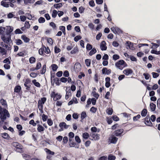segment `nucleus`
Masks as SVG:
<instances>
[{
	"label": "nucleus",
	"mask_w": 160,
	"mask_h": 160,
	"mask_svg": "<svg viewBox=\"0 0 160 160\" xmlns=\"http://www.w3.org/2000/svg\"><path fill=\"white\" fill-rule=\"evenodd\" d=\"M10 114L6 109L2 108L0 107V118L2 122H4L7 117H9Z\"/></svg>",
	"instance_id": "f257e3e1"
},
{
	"label": "nucleus",
	"mask_w": 160,
	"mask_h": 160,
	"mask_svg": "<svg viewBox=\"0 0 160 160\" xmlns=\"http://www.w3.org/2000/svg\"><path fill=\"white\" fill-rule=\"evenodd\" d=\"M115 66L118 69L122 70L127 67V64L124 60H120L115 63Z\"/></svg>",
	"instance_id": "f03ea898"
},
{
	"label": "nucleus",
	"mask_w": 160,
	"mask_h": 160,
	"mask_svg": "<svg viewBox=\"0 0 160 160\" xmlns=\"http://www.w3.org/2000/svg\"><path fill=\"white\" fill-rule=\"evenodd\" d=\"M12 146L16 148V150L19 152H22V147L19 143L17 142H14L12 144Z\"/></svg>",
	"instance_id": "7ed1b4c3"
},
{
	"label": "nucleus",
	"mask_w": 160,
	"mask_h": 160,
	"mask_svg": "<svg viewBox=\"0 0 160 160\" xmlns=\"http://www.w3.org/2000/svg\"><path fill=\"white\" fill-rule=\"evenodd\" d=\"M2 40L6 43H9L11 41V36L10 35H7V36L2 35L1 37Z\"/></svg>",
	"instance_id": "20e7f679"
},
{
	"label": "nucleus",
	"mask_w": 160,
	"mask_h": 160,
	"mask_svg": "<svg viewBox=\"0 0 160 160\" xmlns=\"http://www.w3.org/2000/svg\"><path fill=\"white\" fill-rule=\"evenodd\" d=\"M51 97L53 98L54 101H57L61 97V95L57 93H56L54 92H52L51 95Z\"/></svg>",
	"instance_id": "39448f33"
},
{
	"label": "nucleus",
	"mask_w": 160,
	"mask_h": 160,
	"mask_svg": "<svg viewBox=\"0 0 160 160\" xmlns=\"http://www.w3.org/2000/svg\"><path fill=\"white\" fill-rule=\"evenodd\" d=\"M81 67L80 63H77L74 65V69L75 72H78L80 71Z\"/></svg>",
	"instance_id": "423d86ee"
},
{
	"label": "nucleus",
	"mask_w": 160,
	"mask_h": 160,
	"mask_svg": "<svg viewBox=\"0 0 160 160\" xmlns=\"http://www.w3.org/2000/svg\"><path fill=\"white\" fill-rule=\"evenodd\" d=\"M106 42L104 41H102L100 43V48L102 51L106 50L107 49Z\"/></svg>",
	"instance_id": "0eeeda50"
},
{
	"label": "nucleus",
	"mask_w": 160,
	"mask_h": 160,
	"mask_svg": "<svg viewBox=\"0 0 160 160\" xmlns=\"http://www.w3.org/2000/svg\"><path fill=\"white\" fill-rule=\"evenodd\" d=\"M126 46L127 49L129 48L132 50L134 49V48L133 47V43H132L130 42H127L126 43Z\"/></svg>",
	"instance_id": "6e6552de"
},
{
	"label": "nucleus",
	"mask_w": 160,
	"mask_h": 160,
	"mask_svg": "<svg viewBox=\"0 0 160 160\" xmlns=\"http://www.w3.org/2000/svg\"><path fill=\"white\" fill-rule=\"evenodd\" d=\"M51 82L52 84L53 85H54L55 83L57 85H59L60 84L59 80L58 78H56L53 79H52Z\"/></svg>",
	"instance_id": "1a4fd4ad"
},
{
	"label": "nucleus",
	"mask_w": 160,
	"mask_h": 160,
	"mask_svg": "<svg viewBox=\"0 0 160 160\" xmlns=\"http://www.w3.org/2000/svg\"><path fill=\"white\" fill-rule=\"evenodd\" d=\"M109 140L110 141L111 143H115L117 141L118 138L113 135H112L109 137Z\"/></svg>",
	"instance_id": "9d476101"
},
{
	"label": "nucleus",
	"mask_w": 160,
	"mask_h": 160,
	"mask_svg": "<svg viewBox=\"0 0 160 160\" xmlns=\"http://www.w3.org/2000/svg\"><path fill=\"white\" fill-rule=\"evenodd\" d=\"M132 70L130 68H127L124 70L123 71V73L127 76L132 74Z\"/></svg>",
	"instance_id": "9b49d317"
},
{
	"label": "nucleus",
	"mask_w": 160,
	"mask_h": 160,
	"mask_svg": "<svg viewBox=\"0 0 160 160\" xmlns=\"http://www.w3.org/2000/svg\"><path fill=\"white\" fill-rule=\"evenodd\" d=\"M145 124L147 126H151L152 125V123L150 120L149 117L147 116L145 118Z\"/></svg>",
	"instance_id": "f8f14e48"
},
{
	"label": "nucleus",
	"mask_w": 160,
	"mask_h": 160,
	"mask_svg": "<svg viewBox=\"0 0 160 160\" xmlns=\"http://www.w3.org/2000/svg\"><path fill=\"white\" fill-rule=\"evenodd\" d=\"M102 72L103 74H109L111 72L110 69H108L106 68H104L102 70Z\"/></svg>",
	"instance_id": "ddd939ff"
},
{
	"label": "nucleus",
	"mask_w": 160,
	"mask_h": 160,
	"mask_svg": "<svg viewBox=\"0 0 160 160\" xmlns=\"http://www.w3.org/2000/svg\"><path fill=\"white\" fill-rule=\"evenodd\" d=\"M111 30L114 33L120 32L121 31L119 28L117 27H112L111 28Z\"/></svg>",
	"instance_id": "4468645a"
},
{
	"label": "nucleus",
	"mask_w": 160,
	"mask_h": 160,
	"mask_svg": "<svg viewBox=\"0 0 160 160\" xmlns=\"http://www.w3.org/2000/svg\"><path fill=\"white\" fill-rule=\"evenodd\" d=\"M13 27L10 26H8L6 27V32L8 34H9L13 31Z\"/></svg>",
	"instance_id": "2eb2a0df"
},
{
	"label": "nucleus",
	"mask_w": 160,
	"mask_h": 160,
	"mask_svg": "<svg viewBox=\"0 0 160 160\" xmlns=\"http://www.w3.org/2000/svg\"><path fill=\"white\" fill-rule=\"evenodd\" d=\"M110 78L109 77H107L105 79V86L107 88H109L110 86Z\"/></svg>",
	"instance_id": "dca6fc26"
},
{
	"label": "nucleus",
	"mask_w": 160,
	"mask_h": 160,
	"mask_svg": "<svg viewBox=\"0 0 160 160\" xmlns=\"http://www.w3.org/2000/svg\"><path fill=\"white\" fill-rule=\"evenodd\" d=\"M59 126L60 127L64 128L66 129L69 127V125H67L65 122H63L60 123Z\"/></svg>",
	"instance_id": "f3484780"
},
{
	"label": "nucleus",
	"mask_w": 160,
	"mask_h": 160,
	"mask_svg": "<svg viewBox=\"0 0 160 160\" xmlns=\"http://www.w3.org/2000/svg\"><path fill=\"white\" fill-rule=\"evenodd\" d=\"M123 131V130L122 129H120L115 131V135L117 136H119L122 133Z\"/></svg>",
	"instance_id": "a211bd4d"
},
{
	"label": "nucleus",
	"mask_w": 160,
	"mask_h": 160,
	"mask_svg": "<svg viewBox=\"0 0 160 160\" xmlns=\"http://www.w3.org/2000/svg\"><path fill=\"white\" fill-rule=\"evenodd\" d=\"M21 39L26 43L30 41V39L25 35H22L21 36Z\"/></svg>",
	"instance_id": "6ab92c4d"
},
{
	"label": "nucleus",
	"mask_w": 160,
	"mask_h": 160,
	"mask_svg": "<svg viewBox=\"0 0 160 160\" xmlns=\"http://www.w3.org/2000/svg\"><path fill=\"white\" fill-rule=\"evenodd\" d=\"M37 126V130L38 132H40L44 131V128L42 125L39 124H38Z\"/></svg>",
	"instance_id": "aec40b11"
},
{
	"label": "nucleus",
	"mask_w": 160,
	"mask_h": 160,
	"mask_svg": "<svg viewBox=\"0 0 160 160\" xmlns=\"http://www.w3.org/2000/svg\"><path fill=\"white\" fill-rule=\"evenodd\" d=\"M7 51L4 48L0 47V53L2 55H5L6 54Z\"/></svg>",
	"instance_id": "412c9836"
},
{
	"label": "nucleus",
	"mask_w": 160,
	"mask_h": 160,
	"mask_svg": "<svg viewBox=\"0 0 160 160\" xmlns=\"http://www.w3.org/2000/svg\"><path fill=\"white\" fill-rule=\"evenodd\" d=\"M1 5L4 7L8 8L9 6V2L2 1L1 2Z\"/></svg>",
	"instance_id": "4be33fe9"
},
{
	"label": "nucleus",
	"mask_w": 160,
	"mask_h": 160,
	"mask_svg": "<svg viewBox=\"0 0 160 160\" xmlns=\"http://www.w3.org/2000/svg\"><path fill=\"white\" fill-rule=\"evenodd\" d=\"M45 151L46 152L48 155H53L55 153L53 151H51L50 150L48 149L47 148H45Z\"/></svg>",
	"instance_id": "5701e85b"
},
{
	"label": "nucleus",
	"mask_w": 160,
	"mask_h": 160,
	"mask_svg": "<svg viewBox=\"0 0 160 160\" xmlns=\"http://www.w3.org/2000/svg\"><path fill=\"white\" fill-rule=\"evenodd\" d=\"M21 89V87L20 86L18 85L16 86L14 89V91L16 92H19Z\"/></svg>",
	"instance_id": "b1692460"
},
{
	"label": "nucleus",
	"mask_w": 160,
	"mask_h": 160,
	"mask_svg": "<svg viewBox=\"0 0 160 160\" xmlns=\"http://www.w3.org/2000/svg\"><path fill=\"white\" fill-rule=\"evenodd\" d=\"M86 113L85 111L82 112L81 114V118L82 120H83L84 118L87 117Z\"/></svg>",
	"instance_id": "393cba45"
},
{
	"label": "nucleus",
	"mask_w": 160,
	"mask_h": 160,
	"mask_svg": "<svg viewBox=\"0 0 160 160\" xmlns=\"http://www.w3.org/2000/svg\"><path fill=\"white\" fill-rule=\"evenodd\" d=\"M41 101H38V107L39 110H40L41 111V112L42 111V109H43V104L42 103H41Z\"/></svg>",
	"instance_id": "a878e982"
},
{
	"label": "nucleus",
	"mask_w": 160,
	"mask_h": 160,
	"mask_svg": "<svg viewBox=\"0 0 160 160\" xmlns=\"http://www.w3.org/2000/svg\"><path fill=\"white\" fill-rule=\"evenodd\" d=\"M32 82L36 87H40V84L38 82H37V80L34 79L32 81Z\"/></svg>",
	"instance_id": "bb28decb"
},
{
	"label": "nucleus",
	"mask_w": 160,
	"mask_h": 160,
	"mask_svg": "<svg viewBox=\"0 0 160 160\" xmlns=\"http://www.w3.org/2000/svg\"><path fill=\"white\" fill-rule=\"evenodd\" d=\"M22 155L23 158L25 159V160L29 159L31 157L30 156L25 153L22 154Z\"/></svg>",
	"instance_id": "cd10ccee"
},
{
	"label": "nucleus",
	"mask_w": 160,
	"mask_h": 160,
	"mask_svg": "<svg viewBox=\"0 0 160 160\" xmlns=\"http://www.w3.org/2000/svg\"><path fill=\"white\" fill-rule=\"evenodd\" d=\"M150 106L151 111H154L156 108V105L154 103H152L150 104Z\"/></svg>",
	"instance_id": "c85d7f7f"
},
{
	"label": "nucleus",
	"mask_w": 160,
	"mask_h": 160,
	"mask_svg": "<svg viewBox=\"0 0 160 160\" xmlns=\"http://www.w3.org/2000/svg\"><path fill=\"white\" fill-rule=\"evenodd\" d=\"M92 137L94 140H97L99 139V135L97 134L96 135L93 134L92 136Z\"/></svg>",
	"instance_id": "c756f323"
},
{
	"label": "nucleus",
	"mask_w": 160,
	"mask_h": 160,
	"mask_svg": "<svg viewBox=\"0 0 160 160\" xmlns=\"http://www.w3.org/2000/svg\"><path fill=\"white\" fill-rule=\"evenodd\" d=\"M71 92L70 90L66 91V94L65 97V98L66 99H67L69 97L71 96Z\"/></svg>",
	"instance_id": "7c9ffc66"
},
{
	"label": "nucleus",
	"mask_w": 160,
	"mask_h": 160,
	"mask_svg": "<svg viewBox=\"0 0 160 160\" xmlns=\"http://www.w3.org/2000/svg\"><path fill=\"white\" fill-rule=\"evenodd\" d=\"M15 43L18 45H19L23 43L22 41L20 39L15 40Z\"/></svg>",
	"instance_id": "2f4dec72"
},
{
	"label": "nucleus",
	"mask_w": 160,
	"mask_h": 160,
	"mask_svg": "<svg viewBox=\"0 0 160 160\" xmlns=\"http://www.w3.org/2000/svg\"><path fill=\"white\" fill-rule=\"evenodd\" d=\"M68 136L69 137V141H71V138H73L74 136V133L72 132H70L68 134Z\"/></svg>",
	"instance_id": "473e14b6"
},
{
	"label": "nucleus",
	"mask_w": 160,
	"mask_h": 160,
	"mask_svg": "<svg viewBox=\"0 0 160 160\" xmlns=\"http://www.w3.org/2000/svg\"><path fill=\"white\" fill-rule=\"evenodd\" d=\"M97 52L96 49L93 48L89 52V54L90 56H92L93 54H95Z\"/></svg>",
	"instance_id": "72a5a7b5"
},
{
	"label": "nucleus",
	"mask_w": 160,
	"mask_h": 160,
	"mask_svg": "<svg viewBox=\"0 0 160 160\" xmlns=\"http://www.w3.org/2000/svg\"><path fill=\"white\" fill-rule=\"evenodd\" d=\"M29 61L31 63H33L36 61L35 58L33 57H31L29 58Z\"/></svg>",
	"instance_id": "f704fd0d"
},
{
	"label": "nucleus",
	"mask_w": 160,
	"mask_h": 160,
	"mask_svg": "<svg viewBox=\"0 0 160 160\" xmlns=\"http://www.w3.org/2000/svg\"><path fill=\"white\" fill-rule=\"evenodd\" d=\"M112 58L114 60L116 61L119 58L120 56L118 55L114 54L113 55Z\"/></svg>",
	"instance_id": "c9c22d12"
},
{
	"label": "nucleus",
	"mask_w": 160,
	"mask_h": 160,
	"mask_svg": "<svg viewBox=\"0 0 160 160\" xmlns=\"http://www.w3.org/2000/svg\"><path fill=\"white\" fill-rule=\"evenodd\" d=\"M147 113V110L146 109H143L142 111L141 114L142 116L145 117Z\"/></svg>",
	"instance_id": "e433bc0d"
},
{
	"label": "nucleus",
	"mask_w": 160,
	"mask_h": 160,
	"mask_svg": "<svg viewBox=\"0 0 160 160\" xmlns=\"http://www.w3.org/2000/svg\"><path fill=\"white\" fill-rule=\"evenodd\" d=\"M38 21L39 23H43L45 22V20L44 18L41 17L38 19Z\"/></svg>",
	"instance_id": "4c0bfd02"
},
{
	"label": "nucleus",
	"mask_w": 160,
	"mask_h": 160,
	"mask_svg": "<svg viewBox=\"0 0 160 160\" xmlns=\"http://www.w3.org/2000/svg\"><path fill=\"white\" fill-rule=\"evenodd\" d=\"M113 112V110L111 108H108L107 109V112L108 115H111L112 114Z\"/></svg>",
	"instance_id": "58836bf2"
},
{
	"label": "nucleus",
	"mask_w": 160,
	"mask_h": 160,
	"mask_svg": "<svg viewBox=\"0 0 160 160\" xmlns=\"http://www.w3.org/2000/svg\"><path fill=\"white\" fill-rule=\"evenodd\" d=\"M52 69L53 71H56L58 68V66L56 64H53L51 65Z\"/></svg>",
	"instance_id": "ea45409f"
},
{
	"label": "nucleus",
	"mask_w": 160,
	"mask_h": 160,
	"mask_svg": "<svg viewBox=\"0 0 160 160\" xmlns=\"http://www.w3.org/2000/svg\"><path fill=\"white\" fill-rule=\"evenodd\" d=\"M115 158V157L111 154L109 155L108 156V160H114Z\"/></svg>",
	"instance_id": "a19ab883"
},
{
	"label": "nucleus",
	"mask_w": 160,
	"mask_h": 160,
	"mask_svg": "<svg viewBox=\"0 0 160 160\" xmlns=\"http://www.w3.org/2000/svg\"><path fill=\"white\" fill-rule=\"evenodd\" d=\"M92 94L93 97H95L96 99H97L99 96V94L95 91L92 92Z\"/></svg>",
	"instance_id": "79ce46f5"
},
{
	"label": "nucleus",
	"mask_w": 160,
	"mask_h": 160,
	"mask_svg": "<svg viewBox=\"0 0 160 160\" xmlns=\"http://www.w3.org/2000/svg\"><path fill=\"white\" fill-rule=\"evenodd\" d=\"M62 6V4L61 3L55 4L54 5V7L56 8H58L61 7Z\"/></svg>",
	"instance_id": "37998d69"
},
{
	"label": "nucleus",
	"mask_w": 160,
	"mask_h": 160,
	"mask_svg": "<svg viewBox=\"0 0 160 160\" xmlns=\"http://www.w3.org/2000/svg\"><path fill=\"white\" fill-rule=\"evenodd\" d=\"M151 52L152 53L155 54L157 55H159L160 54V51H157L153 49L151 50Z\"/></svg>",
	"instance_id": "c03bdc74"
},
{
	"label": "nucleus",
	"mask_w": 160,
	"mask_h": 160,
	"mask_svg": "<svg viewBox=\"0 0 160 160\" xmlns=\"http://www.w3.org/2000/svg\"><path fill=\"white\" fill-rule=\"evenodd\" d=\"M82 137L84 138L87 139L89 137V134L87 132H85L83 134Z\"/></svg>",
	"instance_id": "a18cd8bd"
},
{
	"label": "nucleus",
	"mask_w": 160,
	"mask_h": 160,
	"mask_svg": "<svg viewBox=\"0 0 160 160\" xmlns=\"http://www.w3.org/2000/svg\"><path fill=\"white\" fill-rule=\"evenodd\" d=\"M44 51L47 54H48L50 52V50L48 48H46L45 47H43Z\"/></svg>",
	"instance_id": "49530a36"
},
{
	"label": "nucleus",
	"mask_w": 160,
	"mask_h": 160,
	"mask_svg": "<svg viewBox=\"0 0 160 160\" xmlns=\"http://www.w3.org/2000/svg\"><path fill=\"white\" fill-rule=\"evenodd\" d=\"M50 25L54 29H56L57 28L56 24L53 22H51L50 24Z\"/></svg>",
	"instance_id": "de8ad7c7"
},
{
	"label": "nucleus",
	"mask_w": 160,
	"mask_h": 160,
	"mask_svg": "<svg viewBox=\"0 0 160 160\" xmlns=\"http://www.w3.org/2000/svg\"><path fill=\"white\" fill-rule=\"evenodd\" d=\"M85 63L86 65L88 67L91 64V61L90 59H87L85 61Z\"/></svg>",
	"instance_id": "09e8293b"
},
{
	"label": "nucleus",
	"mask_w": 160,
	"mask_h": 160,
	"mask_svg": "<svg viewBox=\"0 0 160 160\" xmlns=\"http://www.w3.org/2000/svg\"><path fill=\"white\" fill-rule=\"evenodd\" d=\"M20 18L22 21L24 22L26 20L27 18L25 16H20Z\"/></svg>",
	"instance_id": "8fccbe9b"
},
{
	"label": "nucleus",
	"mask_w": 160,
	"mask_h": 160,
	"mask_svg": "<svg viewBox=\"0 0 160 160\" xmlns=\"http://www.w3.org/2000/svg\"><path fill=\"white\" fill-rule=\"evenodd\" d=\"M78 51V49L77 47H75L73 49L71 52V54H75Z\"/></svg>",
	"instance_id": "3c124183"
},
{
	"label": "nucleus",
	"mask_w": 160,
	"mask_h": 160,
	"mask_svg": "<svg viewBox=\"0 0 160 160\" xmlns=\"http://www.w3.org/2000/svg\"><path fill=\"white\" fill-rule=\"evenodd\" d=\"M57 12L56 10H54L53 11L52 13V16L53 18H55L57 16Z\"/></svg>",
	"instance_id": "603ef678"
},
{
	"label": "nucleus",
	"mask_w": 160,
	"mask_h": 160,
	"mask_svg": "<svg viewBox=\"0 0 160 160\" xmlns=\"http://www.w3.org/2000/svg\"><path fill=\"white\" fill-rule=\"evenodd\" d=\"M46 71V65H43L42 67V72L41 73L42 74H43Z\"/></svg>",
	"instance_id": "864d4df0"
},
{
	"label": "nucleus",
	"mask_w": 160,
	"mask_h": 160,
	"mask_svg": "<svg viewBox=\"0 0 160 160\" xmlns=\"http://www.w3.org/2000/svg\"><path fill=\"white\" fill-rule=\"evenodd\" d=\"M47 123L49 126H51L53 124V122L51 119H48L47 120Z\"/></svg>",
	"instance_id": "5fc2aeb1"
},
{
	"label": "nucleus",
	"mask_w": 160,
	"mask_h": 160,
	"mask_svg": "<svg viewBox=\"0 0 160 160\" xmlns=\"http://www.w3.org/2000/svg\"><path fill=\"white\" fill-rule=\"evenodd\" d=\"M59 29L60 30L62 31V32L63 33L65 34V27L63 26H60L59 27Z\"/></svg>",
	"instance_id": "6e6d98bb"
},
{
	"label": "nucleus",
	"mask_w": 160,
	"mask_h": 160,
	"mask_svg": "<svg viewBox=\"0 0 160 160\" xmlns=\"http://www.w3.org/2000/svg\"><path fill=\"white\" fill-rule=\"evenodd\" d=\"M75 139V141L78 143H80L81 142V139L78 136H76Z\"/></svg>",
	"instance_id": "4d7b16f0"
},
{
	"label": "nucleus",
	"mask_w": 160,
	"mask_h": 160,
	"mask_svg": "<svg viewBox=\"0 0 160 160\" xmlns=\"http://www.w3.org/2000/svg\"><path fill=\"white\" fill-rule=\"evenodd\" d=\"M41 67V64L40 62H38L37 63V65L36 68H35V69L36 70H38Z\"/></svg>",
	"instance_id": "13d9d810"
},
{
	"label": "nucleus",
	"mask_w": 160,
	"mask_h": 160,
	"mask_svg": "<svg viewBox=\"0 0 160 160\" xmlns=\"http://www.w3.org/2000/svg\"><path fill=\"white\" fill-rule=\"evenodd\" d=\"M30 26L28 22L26 21L25 23V27L27 28H29Z\"/></svg>",
	"instance_id": "bf43d9fd"
},
{
	"label": "nucleus",
	"mask_w": 160,
	"mask_h": 160,
	"mask_svg": "<svg viewBox=\"0 0 160 160\" xmlns=\"http://www.w3.org/2000/svg\"><path fill=\"white\" fill-rule=\"evenodd\" d=\"M82 37L81 36L78 35L75 37L74 38V40L75 41L77 42L79 40L81 39Z\"/></svg>",
	"instance_id": "052dcab7"
},
{
	"label": "nucleus",
	"mask_w": 160,
	"mask_h": 160,
	"mask_svg": "<svg viewBox=\"0 0 160 160\" xmlns=\"http://www.w3.org/2000/svg\"><path fill=\"white\" fill-rule=\"evenodd\" d=\"M54 50H55V52L56 53H58L59 52H60L61 51V50L59 48H58L56 46H55L54 47Z\"/></svg>",
	"instance_id": "680f3d73"
},
{
	"label": "nucleus",
	"mask_w": 160,
	"mask_h": 160,
	"mask_svg": "<svg viewBox=\"0 0 160 160\" xmlns=\"http://www.w3.org/2000/svg\"><path fill=\"white\" fill-rule=\"evenodd\" d=\"M143 75L144 76L146 79L148 80L149 79L150 75L148 73H144Z\"/></svg>",
	"instance_id": "e2e57ef3"
},
{
	"label": "nucleus",
	"mask_w": 160,
	"mask_h": 160,
	"mask_svg": "<svg viewBox=\"0 0 160 160\" xmlns=\"http://www.w3.org/2000/svg\"><path fill=\"white\" fill-rule=\"evenodd\" d=\"M15 32L16 34H22V32L19 29H16L15 31Z\"/></svg>",
	"instance_id": "0e129e2a"
},
{
	"label": "nucleus",
	"mask_w": 160,
	"mask_h": 160,
	"mask_svg": "<svg viewBox=\"0 0 160 160\" xmlns=\"http://www.w3.org/2000/svg\"><path fill=\"white\" fill-rule=\"evenodd\" d=\"M48 117L44 114H42V119L43 121H45L47 120Z\"/></svg>",
	"instance_id": "69168bd1"
},
{
	"label": "nucleus",
	"mask_w": 160,
	"mask_h": 160,
	"mask_svg": "<svg viewBox=\"0 0 160 160\" xmlns=\"http://www.w3.org/2000/svg\"><path fill=\"white\" fill-rule=\"evenodd\" d=\"M2 137L5 139H7L8 138V135L6 133H4L2 134Z\"/></svg>",
	"instance_id": "338daca9"
},
{
	"label": "nucleus",
	"mask_w": 160,
	"mask_h": 160,
	"mask_svg": "<svg viewBox=\"0 0 160 160\" xmlns=\"http://www.w3.org/2000/svg\"><path fill=\"white\" fill-rule=\"evenodd\" d=\"M107 157L103 156L101 157L98 158V160H107Z\"/></svg>",
	"instance_id": "774afa93"
}]
</instances>
